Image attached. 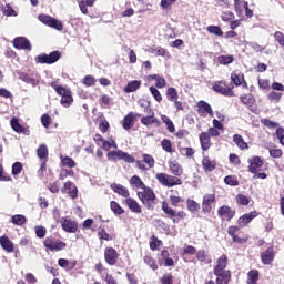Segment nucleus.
I'll return each mask as SVG.
<instances>
[{
	"label": "nucleus",
	"instance_id": "f257e3e1",
	"mask_svg": "<svg viewBox=\"0 0 284 284\" xmlns=\"http://www.w3.org/2000/svg\"><path fill=\"white\" fill-rule=\"evenodd\" d=\"M109 161H124L125 163H135L136 169L141 170L142 172H148V170H152L156 164V160L154 156L144 153L142 154V160H135L130 153L118 150V151H110L106 154Z\"/></svg>",
	"mask_w": 284,
	"mask_h": 284
},
{
	"label": "nucleus",
	"instance_id": "f03ea898",
	"mask_svg": "<svg viewBox=\"0 0 284 284\" xmlns=\"http://www.w3.org/2000/svg\"><path fill=\"white\" fill-rule=\"evenodd\" d=\"M49 85L54 89L58 97H61L60 103L63 108H70L72 105L74 98H72V91L70 89H65V87L59 84V80L52 81Z\"/></svg>",
	"mask_w": 284,
	"mask_h": 284
},
{
	"label": "nucleus",
	"instance_id": "7ed1b4c3",
	"mask_svg": "<svg viewBox=\"0 0 284 284\" xmlns=\"http://www.w3.org/2000/svg\"><path fill=\"white\" fill-rule=\"evenodd\" d=\"M162 212L165 214L166 219H171L174 224L181 223V221H185L187 217V213L185 211H176L166 201L162 202Z\"/></svg>",
	"mask_w": 284,
	"mask_h": 284
},
{
	"label": "nucleus",
	"instance_id": "20e7f679",
	"mask_svg": "<svg viewBox=\"0 0 284 284\" xmlns=\"http://www.w3.org/2000/svg\"><path fill=\"white\" fill-rule=\"evenodd\" d=\"M136 194L138 199L141 201L142 205L146 207V210H154V205H156V193H154L152 187L146 186Z\"/></svg>",
	"mask_w": 284,
	"mask_h": 284
},
{
	"label": "nucleus",
	"instance_id": "39448f33",
	"mask_svg": "<svg viewBox=\"0 0 284 284\" xmlns=\"http://www.w3.org/2000/svg\"><path fill=\"white\" fill-rule=\"evenodd\" d=\"M156 181L164 187H174L176 185H183V180L176 175H170L168 173H156Z\"/></svg>",
	"mask_w": 284,
	"mask_h": 284
},
{
	"label": "nucleus",
	"instance_id": "423d86ee",
	"mask_svg": "<svg viewBox=\"0 0 284 284\" xmlns=\"http://www.w3.org/2000/svg\"><path fill=\"white\" fill-rule=\"evenodd\" d=\"M43 246L49 252H62L68 247V244L54 236H47L43 240Z\"/></svg>",
	"mask_w": 284,
	"mask_h": 284
},
{
	"label": "nucleus",
	"instance_id": "0eeeda50",
	"mask_svg": "<svg viewBox=\"0 0 284 284\" xmlns=\"http://www.w3.org/2000/svg\"><path fill=\"white\" fill-rule=\"evenodd\" d=\"M61 59V51H53L49 54L40 53L34 58L36 63H41L45 65H52V63H57Z\"/></svg>",
	"mask_w": 284,
	"mask_h": 284
},
{
	"label": "nucleus",
	"instance_id": "6e6552de",
	"mask_svg": "<svg viewBox=\"0 0 284 284\" xmlns=\"http://www.w3.org/2000/svg\"><path fill=\"white\" fill-rule=\"evenodd\" d=\"M227 234L231 236L233 243H237L239 245H245L250 241V236H241V227L239 225L229 226Z\"/></svg>",
	"mask_w": 284,
	"mask_h": 284
},
{
	"label": "nucleus",
	"instance_id": "1a4fd4ad",
	"mask_svg": "<svg viewBox=\"0 0 284 284\" xmlns=\"http://www.w3.org/2000/svg\"><path fill=\"white\" fill-rule=\"evenodd\" d=\"M212 90L223 97H234V84L227 85V82L223 80L214 82Z\"/></svg>",
	"mask_w": 284,
	"mask_h": 284
},
{
	"label": "nucleus",
	"instance_id": "9d476101",
	"mask_svg": "<svg viewBox=\"0 0 284 284\" xmlns=\"http://www.w3.org/2000/svg\"><path fill=\"white\" fill-rule=\"evenodd\" d=\"M38 19H39V21H41V23H44V26H48L49 28H53L54 30H58L59 32H61V30H63V22L54 19L52 16L39 14Z\"/></svg>",
	"mask_w": 284,
	"mask_h": 284
},
{
	"label": "nucleus",
	"instance_id": "9b49d317",
	"mask_svg": "<svg viewBox=\"0 0 284 284\" xmlns=\"http://www.w3.org/2000/svg\"><path fill=\"white\" fill-rule=\"evenodd\" d=\"M119 251L112 246H106L104 248V261L106 265H110L111 267H114L119 263Z\"/></svg>",
	"mask_w": 284,
	"mask_h": 284
},
{
	"label": "nucleus",
	"instance_id": "f8f14e48",
	"mask_svg": "<svg viewBox=\"0 0 284 284\" xmlns=\"http://www.w3.org/2000/svg\"><path fill=\"white\" fill-rule=\"evenodd\" d=\"M240 101L241 103H243V105H246L250 112H253V114H258V105H256V98H254L252 93L241 95Z\"/></svg>",
	"mask_w": 284,
	"mask_h": 284
},
{
	"label": "nucleus",
	"instance_id": "ddd939ff",
	"mask_svg": "<svg viewBox=\"0 0 284 284\" xmlns=\"http://www.w3.org/2000/svg\"><path fill=\"white\" fill-rule=\"evenodd\" d=\"M217 216L221 221L230 223V221L236 216V210L232 209L230 205H222L217 209Z\"/></svg>",
	"mask_w": 284,
	"mask_h": 284
},
{
	"label": "nucleus",
	"instance_id": "4468645a",
	"mask_svg": "<svg viewBox=\"0 0 284 284\" xmlns=\"http://www.w3.org/2000/svg\"><path fill=\"white\" fill-rule=\"evenodd\" d=\"M60 223L62 230L69 234H77V232H79V222L72 219L62 217Z\"/></svg>",
	"mask_w": 284,
	"mask_h": 284
},
{
	"label": "nucleus",
	"instance_id": "2eb2a0df",
	"mask_svg": "<svg viewBox=\"0 0 284 284\" xmlns=\"http://www.w3.org/2000/svg\"><path fill=\"white\" fill-rule=\"evenodd\" d=\"M260 258L264 265H272L276 258V251L274 250V245H271L265 251L261 252Z\"/></svg>",
	"mask_w": 284,
	"mask_h": 284
},
{
	"label": "nucleus",
	"instance_id": "dca6fc26",
	"mask_svg": "<svg viewBox=\"0 0 284 284\" xmlns=\"http://www.w3.org/2000/svg\"><path fill=\"white\" fill-rule=\"evenodd\" d=\"M229 258L225 254L221 255L213 267V274H222V273H230L232 271L227 270Z\"/></svg>",
	"mask_w": 284,
	"mask_h": 284
},
{
	"label": "nucleus",
	"instance_id": "f3484780",
	"mask_svg": "<svg viewBox=\"0 0 284 284\" xmlns=\"http://www.w3.org/2000/svg\"><path fill=\"white\" fill-rule=\"evenodd\" d=\"M62 194H69L70 199H79V189L72 181H67L61 189Z\"/></svg>",
	"mask_w": 284,
	"mask_h": 284
},
{
	"label": "nucleus",
	"instance_id": "a211bd4d",
	"mask_svg": "<svg viewBox=\"0 0 284 284\" xmlns=\"http://www.w3.org/2000/svg\"><path fill=\"white\" fill-rule=\"evenodd\" d=\"M216 276L214 280H209L204 284H230L232 281V272L229 273H213Z\"/></svg>",
	"mask_w": 284,
	"mask_h": 284
},
{
	"label": "nucleus",
	"instance_id": "6ab92c4d",
	"mask_svg": "<svg viewBox=\"0 0 284 284\" xmlns=\"http://www.w3.org/2000/svg\"><path fill=\"white\" fill-rule=\"evenodd\" d=\"M203 158H202V168L205 172V174H210V172H214V170H216V160H212V158H210V155H205V153H202Z\"/></svg>",
	"mask_w": 284,
	"mask_h": 284
},
{
	"label": "nucleus",
	"instance_id": "aec40b11",
	"mask_svg": "<svg viewBox=\"0 0 284 284\" xmlns=\"http://www.w3.org/2000/svg\"><path fill=\"white\" fill-rule=\"evenodd\" d=\"M216 203L215 194H205L202 200V212L203 214H210L212 212V204Z\"/></svg>",
	"mask_w": 284,
	"mask_h": 284
},
{
	"label": "nucleus",
	"instance_id": "412c9836",
	"mask_svg": "<svg viewBox=\"0 0 284 284\" xmlns=\"http://www.w3.org/2000/svg\"><path fill=\"white\" fill-rule=\"evenodd\" d=\"M10 123L13 132H17V134H24V136H30V128L21 125L19 118H12Z\"/></svg>",
	"mask_w": 284,
	"mask_h": 284
},
{
	"label": "nucleus",
	"instance_id": "4be33fe9",
	"mask_svg": "<svg viewBox=\"0 0 284 284\" xmlns=\"http://www.w3.org/2000/svg\"><path fill=\"white\" fill-rule=\"evenodd\" d=\"M13 48H16V50H27L30 52V50H32V43H30L28 38L18 37L13 40Z\"/></svg>",
	"mask_w": 284,
	"mask_h": 284
},
{
	"label": "nucleus",
	"instance_id": "5701e85b",
	"mask_svg": "<svg viewBox=\"0 0 284 284\" xmlns=\"http://www.w3.org/2000/svg\"><path fill=\"white\" fill-rule=\"evenodd\" d=\"M159 264L164 265V267H174V260L170 257V251L168 248H164L161 251V253L158 255Z\"/></svg>",
	"mask_w": 284,
	"mask_h": 284
},
{
	"label": "nucleus",
	"instance_id": "b1692460",
	"mask_svg": "<svg viewBox=\"0 0 284 284\" xmlns=\"http://www.w3.org/2000/svg\"><path fill=\"white\" fill-rule=\"evenodd\" d=\"M256 216H258L257 211H252L250 213H245L237 219V225L240 227H247L250 225V223L252 222V220L256 219Z\"/></svg>",
	"mask_w": 284,
	"mask_h": 284
},
{
	"label": "nucleus",
	"instance_id": "393cba45",
	"mask_svg": "<svg viewBox=\"0 0 284 284\" xmlns=\"http://www.w3.org/2000/svg\"><path fill=\"white\" fill-rule=\"evenodd\" d=\"M197 114H200V116H214V111L212 110V105H210V103L201 100L197 102Z\"/></svg>",
	"mask_w": 284,
	"mask_h": 284
},
{
	"label": "nucleus",
	"instance_id": "a878e982",
	"mask_svg": "<svg viewBox=\"0 0 284 284\" xmlns=\"http://www.w3.org/2000/svg\"><path fill=\"white\" fill-rule=\"evenodd\" d=\"M263 159H261V156H253L248 160V172H251V174H256V172H258L261 170V168H263Z\"/></svg>",
	"mask_w": 284,
	"mask_h": 284
},
{
	"label": "nucleus",
	"instance_id": "bb28decb",
	"mask_svg": "<svg viewBox=\"0 0 284 284\" xmlns=\"http://www.w3.org/2000/svg\"><path fill=\"white\" fill-rule=\"evenodd\" d=\"M199 141L203 153L207 152L210 148H212V138L207 134V132H201L199 135Z\"/></svg>",
	"mask_w": 284,
	"mask_h": 284
},
{
	"label": "nucleus",
	"instance_id": "cd10ccee",
	"mask_svg": "<svg viewBox=\"0 0 284 284\" xmlns=\"http://www.w3.org/2000/svg\"><path fill=\"white\" fill-rule=\"evenodd\" d=\"M98 239L101 243H103V241L110 242V241H114V239H116V234L108 233V231L105 230V226L100 225L98 227Z\"/></svg>",
	"mask_w": 284,
	"mask_h": 284
},
{
	"label": "nucleus",
	"instance_id": "c85d7f7f",
	"mask_svg": "<svg viewBox=\"0 0 284 284\" xmlns=\"http://www.w3.org/2000/svg\"><path fill=\"white\" fill-rule=\"evenodd\" d=\"M124 203L133 214H141L143 212L141 204L132 197H126Z\"/></svg>",
	"mask_w": 284,
	"mask_h": 284
},
{
	"label": "nucleus",
	"instance_id": "c756f323",
	"mask_svg": "<svg viewBox=\"0 0 284 284\" xmlns=\"http://www.w3.org/2000/svg\"><path fill=\"white\" fill-rule=\"evenodd\" d=\"M169 170L173 176H183V165L179 161H169Z\"/></svg>",
	"mask_w": 284,
	"mask_h": 284
},
{
	"label": "nucleus",
	"instance_id": "7c9ffc66",
	"mask_svg": "<svg viewBox=\"0 0 284 284\" xmlns=\"http://www.w3.org/2000/svg\"><path fill=\"white\" fill-rule=\"evenodd\" d=\"M110 187L119 196H122L123 199H130V190H128V187L123 186L122 184L113 183L110 185Z\"/></svg>",
	"mask_w": 284,
	"mask_h": 284
},
{
	"label": "nucleus",
	"instance_id": "2f4dec72",
	"mask_svg": "<svg viewBox=\"0 0 284 284\" xmlns=\"http://www.w3.org/2000/svg\"><path fill=\"white\" fill-rule=\"evenodd\" d=\"M136 116H141V114H134L132 112L126 114L122 122L123 130H132V128H134V121H136Z\"/></svg>",
	"mask_w": 284,
	"mask_h": 284
},
{
	"label": "nucleus",
	"instance_id": "473e14b6",
	"mask_svg": "<svg viewBox=\"0 0 284 284\" xmlns=\"http://www.w3.org/2000/svg\"><path fill=\"white\" fill-rule=\"evenodd\" d=\"M0 245L4 252L12 254L14 252V243L8 237V235L0 236Z\"/></svg>",
	"mask_w": 284,
	"mask_h": 284
},
{
	"label": "nucleus",
	"instance_id": "72a5a7b5",
	"mask_svg": "<svg viewBox=\"0 0 284 284\" xmlns=\"http://www.w3.org/2000/svg\"><path fill=\"white\" fill-rule=\"evenodd\" d=\"M195 255L196 261H199L201 265H210V263H212V257H210L205 248L199 250L197 253H195Z\"/></svg>",
	"mask_w": 284,
	"mask_h": 284
},
{
	"label": "nucleus",
	"instance_id": "f704fd0d",
	"mask_svg": "<svg viewBox=\"0 0 284 284\" xmlns=\"http://www.w3.org/2000/svg\"><path fill=\"white\" fill-rule=\"evenodd\" d=\"M246 276V284H258V281L261 280V272H258L256 268H253L247 272Z\"/></svg>",
	"mask_w": 284,
	"mask_h": 284
},
{
	"label": "nucleus",
	"instance_id": "c9c22d12",
	"mask_svg": "<svg viewBox=\"0 0 284 284\" xmlns=\"http://www.w3.org/2000/svg\"><path fill=\"white\" fill-rule=\"evenodd\" d=\"M169 201L172 207H185V199L179 195H170Z\"/></svg>",
	"mask_w": 284,
	"mask_h": 284
},
{
	"label": "nucleus",
	"instance_id": "e433bc0d",
	"mask_svg": "<svg viewBox=\"0 0 284 284\" xmlns=\"http://www.w3.org/2000/svg\"><path fill=\"white\" fill-rule=\"evenodd\" d=\"M58 265L63 270H74V267H77V260L69 261L68 258H59Z\"/></svg>",
	"mask_w": 284,
	"mask_h": 284
},
{
	"label": "nucleus",
	"instance_id": "4c0bfd02",
	"mask_svg": "<svg viewBox=\"0 0 284 284\" xmlns=\"http://www.w3.org/2000/svg\"><path fill=\"white\" fill-rule=\"evenodd\" d=\"M97 3V0H81L79 1V8L82 14H90L89 8H92Z\"/></svg>",
	"mask_w": 284,
	"mask_h": 284
},
{
	"label": "nucleus",
	"instance_id": "58836bf2",
	"mask_svg": "<svg viewBox=\"0 0 284 284\" xmlns=\"http://www.w3.org/2000/svg\"><path fill=\"white\" fill-rule=\"evenodd\" d=\"M233 142L235 143V145H237V148H240V150H250V144L245 142L243 135L241 134H234Z\"/></svg>",
	"mask_w": 284,
	"mask_h": 284
},
{
	"label": "nucleus",
	"instance_id": "ea45409f",
	"mask_svg": "<svg viewBox=\"0 0 284 284\" xmlns=\"http://www.w3.org/2000/svg\"><path fill=\"white\" fill-rule=\"evenodd\" d=\"M149 81H156L155 88L163 89L165 85H168V82L165 81V78L159 75V74H151L148 77Z\"/></svg>",
	"mask_w": 284,
	"mask_h": 284
},
{
	"label": "nucleus",
	"instance_id": "a19ab883",
	"mask_svg": "<svg viewBox=\"0 0 284 284\" xmlns=\"http://www.w3.org/2000/svg\"><path fill=\"white\" fill-rule=\"evenodd\" d=\"M130 185H132L136 190H144L145 187H148L145 185V183L143 182V180H141V178L139 175L131 176Z\"/></svg>",
	"mask_w": 284,
	"mask_h": 284
},
{
	"label": "nucleus",
	"instance_id": "79ce46f5",
	"mask_svg": "<svg viewBox=\"0 0 284 284\" xmlns=\"http://www.w3.org/2000/svg\"><path fill=\"white\" fill-rule=\"evenodd\" d=\"M142 125H161V121L159 119L154 118V113L152 115L143 116L141 119Z\"/></svg>",
	"mask_w": 284,
	"mask_h": 284
},
{
	"label": "nucleus",
	"instance_id": "37998d69",
	"mask_svg": "<svg viewBox=\"0 0 284 284\" xmlns=\"http://www.w3.org/2000/svg\"><path fill=\"white\" fill-rule=\"evenodd\" d=\"M161 148L168 154H174V152H175L174 145L172 144V140H170V139H163L161 141Z\"/></svg>",
	"mask_w": 284,
	"mask_h": 284
},
{
	"label": "nucleus",
	"instance_id": "c03bdc74",
	"mask_svg": "<svg viewBox=\"0 0 284 284\" xmlns=\"http://www.w3.org/2000/svg\"><path fill=\"white\" fill-rule=\"evenodd\" d=\"M139 88H141V81L140 80H132L124 88V92L130 94L132 92H136V90H139Z\"/></svg>",
	"mask_w": 284,
	"mask_h": 284
},
{
	"label": "nucleus",
	"instance_id": "a18cd8bd",
	"mask_svg": "<svg viewBox=\"0 0 284 284\" xmlns=\"http://www.w3.org/2000/svg\"><path fill=\"white\" fill-rule=\"evenodd\" d=\"M37 156L38 159H40V161H48V156H49L48 145L41 144L37 149Z\"/></svg>",
	"mask_w": 284,
	"mask_h": 284
},
{
	"label": "nucleus",
	"instance_id": "49530a36",
	"mask_svg": "<svg viewBox=\"0 0 284 284\" xmlns=\"http://www.w3.org/2000/svg\"><path fill=\"white\" fill-rule=\"evenodd\" d=\"M244 78H245V74H243L239 71H233L231 73V81H232L233 85H236V88H239V85H241Z\"/></svg>",
	"mask_w": 284,
	"mask_h": 284
},
{
	"label": "nucleus",
	"instance_id": "de8ad7c7",
	"mask_svg": "<svg viewBox=\"0 0 284 284\" xmlns=\"http://www.w3.org/2000/svg\"><path fill=\"white\" fill-rule=\"evenodd\" d=\"M60 161H61L62 168H70L71 170L72 168H77V162L68 155L65 156L61 155Z\"/></svg>",
	"mask_w": 284,
	"mask_h": 284
},
{
	"label": "nucleus",
	"instance_id": "09e8293b",
	"mask_svg": "<svg viewBox=\"0 0 284 284\" xmlns=\"http://www.w3.org/2000/svg\"><path fill=\"white\" fill-rule=\"evenodd\" d=\"M11 223L21 227L22 225H26V223H28V219H26V215L16 214L11 216Z\"/></svg>",
	"mask_w": 284,
	"mask_h": 284
},
{
	"label": "nucleus",
	"instance_id": "8fccbe9b",
	"mask_svg": "<svg viewBox=\"0 0 284 284\" xmlns=\"http://www.w3.org/2000/svg\"><path fill=\"white\" fill-rule=\"evenodd\" d=\"M186 207L189 212H192L194 214L199 212V210H201V204H199V202H196L195 200L189 197L186 199Z\"/></svg>",
	"mask_w": 284,
	"mask_h": 284
},
{
	"label": "nucleus",
	"instance_id": "3c124183",
	"mask_svg": "<svg viewBox=\"0 0 284 284\" xmlns=\"http://www.w3.org/2000/svg\"><path fill=\"white\" fill-rule=\"evenodd\" d=\"M165 95H166L168 101H170L171 103L173 101L179 100V91H176V88H174V87L166 89Z\"/></svg>",
	"mask_w": 284,
	"mask_h": 284
},
{
	"label": "nucleus",
	"instance_id": "603ef678",
	"mask_svg": "<svg viewBox=\"0 0 284 284\" xmlns=\"http://www.w3.org/2000/svg\"><path fill=\"white\" fill-rule=\"evenodd\" d=\"M110 209L113 212V214L121 216V214H125V210L122 209L121 204L116 201H111L110 202Z\"/></svg>",
	"mask_w": 284,
	"mask_h": 284
},
{
	"label": "nucleus",
	"instance_id": "864d4df0",
	"mask_svg": "<svg viewBox=\"0 0 284 284\" xmlns=\"http://www.w3.org/2000/svg\"><path fill=\"white\" fill-rule=\"evenodd\" d=\"M179 151L182 156H186V159H194V154H196V151L192 146L179 148Z\"/></svg>",
	"mask_w": 284,
	"mask_h": 284
},
{
	"label": "nucleus",
	"instance_id": "5fc2aeb1",
	"mask_svg": "<svg viewBox=\"0 0 284 284\" xmlns=\"http://www.w3.org/2000/svg\"><path fill=\"white\" fill-rule=\"evenodd\" d=\"M161 245H163V242L159 240L156 235H152L150 241V250H152V252H156Z\"/></svg>",
	"mask_w": 284,
	"mask_h": 284
},
{
	"label": "nucleus",
	"instance_id": "6e6d98bb",
	"mask_svg": "<svg viewBox=\"0 0 284 284\" xmlns=\"http://www.w3.org/2000/svg\"><path fill=\"white\" fill-rule=\"evenodd\" d=\"M206 31L215 37H223V29H221L219 26L211 24L206 27Z\"/></svg>",
	"mask_w": 284,
	"mask_h": 284
},
{
	"label": "nucleus",
	"instance_id": "4d7b16f0",
	"mask_svg": "<svg viewBox=\"0 0 284 284\" xmlns=\"http://www.w3.org/2000/svg\"><path fill=\"white\" fill-rule=\"evenodd\" d=\"M235 201L237 203V205H250V196L243 194V193H240L235 196Z\"/></svg>",
	"mask_w": 284,
	"mask_h": 284
},
{
	"label": "nucleus",
	"instance_id": "13d9d810",
	"mask_svg": "<svg viewBox=\"0 0 284 284\" xmlns=\"http://www.w3.org/2000/svg\"><path fill=\"white\" fill-rule=\"evenodd\" d=\"M268 101H273L274 103H281V99H283V93L276 92V91H271L267 94Z\"/></svg>",
	"mask_w": 284,
	"mask_h": 284
},
{
	"label": "nucleus",
	"instance_id": "bf43d9fd",
	"mask_svg": "<svg viewBox=\"0 0 284 284\" xmlns=\"http://www.w3.org/2000/svg\"><path fill=\"white\" fill-rule=\"evenodd\" d=\"M82 84L85 88H94L97 85V79L93 75H85L82 80Z\"/></svg>",
	"mask_w": 284,
	"mask_h": 284
},
{
	"label": "nucleus",
	"instance_id": "052dcab7",
	"mask_svg": "<svg viewBox=\"0 0 284 284\" xmlns=\"http://www.w3.org/2000/svg\"><path fill=\"white\" fill-rule=\"evenodd\" d=\"M144 263L145 265H149L151 270H159V264H156V260H154L151 255H145L144 256Z\"/></svg>",
	"mask_w": 284,
	"mask_h": 284
},
{
	"label": "nucleus",
	"instance_id": "680f3d73",
	"mask_svg": "<svg viewBox=\"0 0 284 284\" xmlns=\"http://www.w3.org/2000/svg\"><path fill=\"white\" fill-rule=\"evenodd\" d=\"M36 236L38 239H45V234H48V229L43 225H37L34 227Z\"/></svg>",
	"mask_w": 284,
	"mask_h": 284
},
{
	"label": "nucleus",
	"instance_id": "e2e57ef3",
	"mask_svg": "<svg viewBox=\"0 0 284 284\" xmlns=\"http://www.w3.org/2000/svg\"><path fill=\"white\" fill-rule=\"evenodd\" d=\"M99 103H100L101 108H110V105H112V99L110 98V95L103 94L100 98Z\"/></svg>",
	"mask_w": 284,
	"mask_h": 284
},
{
	"label": "nucleus",
	"instance_id": "0e129e2a",
	"mask_svg": "<svg viewBox=\"0 0 284 284\" xmlns=\"http://www.w3.org/2000/svg\"><path fill=\"white\" fill-rule=\"evenodd\" d=\"M217 59L221 65H230V63H234V55H220Z\"/></svg>",
	"mask_w": 284,
	"mask_h": 284
},
{
	"label": "nucleus",
	"instance_id": "69168bd1",
	"mask_svg": "<svg viewBox=\"0 0 284 284\" xmlns=\"http://www.w3.org/2000/svg\"><path fill=\"white\" fill-rule=\"evenodd\" d=\"M1 11L4 14V17H17V11H14L12 9V6H10V4L2 7Z\"/></svg>",
	"mask_w": 284,
	"mask_h": 284
},
{
	"label": "nucleus",
	"instance_id": "338daca9",
	"mask_svg": "<svg viewBox=\"0 0 284 284\" xmlns=\"http://www.w3.org/2000/svg\"><path fill=\"white\" fill-rule=\"evenodd\" d=\"M224 183L226 185H232L234 187V186L239 185V179H236V176H234V175H226L224 178Z\"/></svg>",
	"mask_w": 284,
	"mask_h": 284
},
{
	"label": "nucleus",
	"instance_id": "774afa93",
	"mask_svg": "<svg viewBox=\"0 0 284 284\" xmlns=\"http://www.w3.org/2000/svg\"><path fill=\"white\" fill-rule=\"evenodd\" d=\"M275 134H276L281 145H284V128L278 126L275 131Z\"/></svg>",
	"mask_w": 284,
	"mask_h": 284
}]
</instances>
